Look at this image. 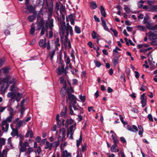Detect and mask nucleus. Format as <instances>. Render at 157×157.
I'll use <instances>...</instances> for the list:
<instances>
[{
	"label": "nucleus",
	"mask_w": 157,
	"mask_h": 157,
	"mask_svg": "<svg viewBox=\"0 0 157 157\" xmlns=\"http://www.w3.org/2000/svg\"><path fill=\"white\" fill-rule=\"evenodd\" d=\"M50 7L48 8V10L49 13V17L48 18V21L45 23V27L46 31L48 28L50 30H53V28L54 26L53 21L54 20L52 18H50V16L52 15L53 10V2L51 1L49 2Z\"/></svg>",
	"instance_id": "nucleus-1"
},
{
	"label": "nucleus",
	"mask_w": 157,
	"mask_h": 157,
	"mask_svg": "<svg viewBox=\"0 0 157 157\" xmlns=\"http://www.w3.org/2000/svg\"><path fill=\"white\" fill-rule=\"evenodd\" d=\"M57 19L60 23V29L62 33V36H64L65 33V30L66 31V34L67 36H68L69 33L71 35L73 33V30L71 26H68L67 27H66V24L65 21H63L62 22L61 18H59L58 17L57 18Z\"/></svg>",
	"instance_id": "nucleus-2"
},
{
	"label": "nucleus",
	"mask_w": 157,
	"mask_h": 157,
	"mask_svg": "<svg viewBox=\"0 0 157 157\" xmlns=\"http://www.w3.org/2000/svg\"><path fill=\"white\" fill-rule=\"evenodd\" d=\"M74 121L71 119H67L65 123V126L66 128H68L69 125L70 127L68 128L67 132V136H68L69 135L70 136L69 138L70 139H73V129L74 128H75V125H71L73 123Z\"/></svg>",
	"instance_id": "nucleus-3"
},
{
	"label": "nucleus",
	"mask_w": 157,
	"mask_h": 157,
	"mask_svg": "<svg viewBox=\"0 0 157 157\" xmlns=\"http://www.w3.org/2000/svg\"><path fill=\"white\" fill-rule=\"evenodd\" d=\"M68 98H67V101H70L69 105H72V107L74 110H77L78 109V104L76 103L77 98L73 94H69L67 95Z\"/></svg>",
	"instance_id": "nucleus-4"
},
{
	"label": "nucleus",
	"mask_w": 157,
	"mask_h": 157,
	"mask_svg": "<svg viewBox=\"0 0 157 157\" xmlns=\"http://www.w3.org/2000/svg\"><path fill=\"white\" fill-rule=\"evenodd\" d=\"M12 121V117L10 116L6 120H3L1 123L2 129L3 132H7L8 131L9 124L7 122H10Z\"/></svg>",
	"instance_id": "nucleus-5"
},
{
	"label": "nucleus",
	"mask_w": 157,
	"mask_h": 157,
	"mask_svg": "<svg viewBox=\"0 0 157 157\" xmlns=\"http://www.w3.org/2000/svg\"><path fill=\"white\" fill-rule=\"evenodd\" d=\"M149 39L151 41V44L154 46L157 45V38L156 34L153 32H150L149 33Z\"/></svg>",
	"instance_id": "nucleus-6"
},
{
	"label": "nucleus",
	"mask_w": 157,
	"mask_h": 157,
	"mask_svg": "<svg viewBox=\"0 0 157 157\" xmlns=\"http://www.w3.org/2000/svg\"><path fill=\"white\" fill-rule=\"evenodd\" d=\"M76 18L75 13H71L69 15L67 16L66 20L67 22L70 21L71 25H74L75 21Z\"/></svg>",
	"instance_id": "nucleus-7"
},
{
	"label": "nucleus",
	"mask_w": 157,
	"mask_h": 157,
	"mask_svg": "<svg viewBox=\"0 0 157 157\" xmlns=\"http://www.w3.org/2000/svg\"><path fill=\"white\" fill-rule=\"evenodd\" d=\"M29 0H25V4L26 6V9L29 13H33L35 11V5H29Z\"/></svg>",
	"instance_id": "nucleus-8"
},
{
	"label": "nucleus",
	"mask_w": 157,
	"mask_h": 157,
	"mask_svg": "<svg viewBox=\"0 0 157 157\" xmlns=\"http://www.w3.org/2000/svg\"><path fill=\"white\" fill-rule=\"evenodd\" d=\"M66 67H66L64 69V64H62L61 65L60 68L59 67H58L56 70L57 75H60L62 73H64L66 75L67 73L66 70Z\"/></svg>",
	"instance_id": "nucleus-9"
},
{
	"label": "nucleus",
	"mask_w": 157,
	"mask_h": 157,
	"mask_svg": "<svg viewBox=\"0 0 157 157\" xmlns=\"http://www.w3.org/2000/svg\"><path fill=\"white\" fill-rule=\"evenodd\" d=\"M38 44L40 48H42L43 49L45 48L47 45L46 38H45L44 39H40L38 43Z\"/></svg>",
	"instance_id": "nucleus-10"
},
{
	"label": "nucleus",
	"mask_w": 157,
	"mask_h": 157,
	"mask_svg": "<svg viewBox=\"0 0 157 157\" xmlns=\"http://www.w3.org/2000/svg\"><path fill=\"white\" fill-rule=\"evenodd\" d=\"M127 128L129 131L132 132H136L138 131L137 127L134 125H133L132 126H131L128 124L127 125Z\"/></svg>",
	"instance_id": "nucleus-11"
},
{
	"label": "nucleus",
	"mask_w": 157,
	"mask_h": 157,
	"mask_svg": "<svg viewBox=\"0 0 157 157\" xmlns=\"http://www.w3.org/2000/svg\"><path fill=\"white\" fill-rule=\"evenodd\" d=\"M145 94L144 93L142 94L140 97V99L141 100V103L142 104V106L144 108L147 105V99L145 98L144 96Z\"/></svg>",
	"instance_id": "nucleus-12"
},
{
	"label": "nucleus",
	"mask_w": 157,
	"mask_h": 157,
	"mask_svg": "<svg viewBox=\"0 0 157 157\" xmlns=\"http://www.w3.org/2000/svg\"><path fill=\"white\" fill-rule=\"evenodd\" d=\"M11 78V76L8 75L6 78H0V85L2 82L6 83V85L8 84L9 81Z\"/></svg>",
	"instance_id": "nucleus-13"
},
{
	"label": "nucleus",
	"mask_w": 157,
	"mask_h": 157,
	"mask_svg": "<svg viewBox=\"0 0 157 157\" xmlns=\"http://www.w3.org/2000/svg\"><path fill=\"white\" fill-rule=\"evenodd\" d=\"M63 54L64 56V58L65 61L66 62V63L67 64H69V66H71V64L70 63L71 60L69 57L67 55V54L65 51H64Z\"/></svg>",
	"instance_id": "nucleus-14"
},
{
	"label": "nucleus",
	"mask_w": 157,
	"mask_h": 157,
	"mask_svg": "<svg viewBox=\"0 0 157 157\" xmlns=\"http://www.w3.org/2000/svg\"><path fill=\"white\" fill-rule=\"evenodd\" d=\"M111 137H112L114 144H118L119 143V140L115 133L113 134L111 136Z\"/></svg>",
	"instance_id": "nucleus-15"
},
{
	"label": "nucleus",
	"mask_w": 157,
	"mask_h": 157,
	"mask_svg": "<svg viewBox=\"0 0 157 157\" xmlns=\"http://www.w3.org/2000/svg\"><path fill=\"white\" fill-rule=\"evenodd\" d=\"M71 154L68 153L66 150L61 152V157H71Z\"/></svg>",
	"instance_id": "nucleus-16"
},
{
	"label": "nucleus",
	"mask_w": 157,
	"mask_h": 157,
	"mask_svg": "<svg viewBox=\"0 0 157 157\" xmlns=\"http://www.w3.org/2000/svg\"><path fill=\"white\" fill-rule=\"evenodd\" d=\"M101 20L102 22L101 25L103 27L104 29L106 31H108L109 30V29L106 25L105 21L102 17L101 18Z\"/></svg>",
	"instance_id": "nucleus-17"
},
{
	"label": "nucleus",
	"mask_w": 157,
	"mask_h": 157,
	"mask_svg": "<svg viewBox=\"0 0 157 157\" xmlns=\"http://www.w3.org/2000/svg\"><path fill=\"white\" fill-rule=\"evenodd\" d=\"M25 123L23 120L22 121L20 120L17 122L16 127L18 129H19L21 126H22L23 125H25Z\"/></svg>",
	"instance_id": "nucleus-18"
},
{
	"label": "nucleus",
	"mask_w": 157,
	"mask_h": 157,
	"mask_svg": "<svg viewBox=\"0 0 157 157\" xmlns=\"http://www.w3.org/2000/svg\"><path fill=\"white\" fill-rule=\"evenodd\" d=\"M54 40L56 48L58 49V48L59 47L60 45V44L59 43V38H57L56 39H54Z\"/></svg>",
	"instance_id": "nucleus-19"
},
{
	"label": "nucleus",
	"mask_w": 157,
	"mask_h": 157,
	"mask_svg": "<svg viewBox=\"0 0 157 157\" xmlns=\"http://www.w3.org/2000/svg\"><path fill=\"white\" fill-rule=\"evenodd\" d=\"M38 28H40L44 27V19L42 18L40 19V21H39L38 23Z\"/></svg>",
	"instance_id": "nucleus-20"
},
{
	"label": "nucleus",
	"mask_w": 157,
	"mask_h": 157,
	"mask_svg": "<svg viewBox=\"0 0 157 157\" xmlns=\"http://www.w3.org/2000/svg\"><path fill=\"white\" fill-rule=\"evenodd\" d=\"M56 50L54 49L52 51H50L48 53V55L50 57V59L52 61L53 58L55 54Z\"/></svg>",
	"instance_id": "nucleus-21"
},
{
	"label": "nucleus",
	"mask_w": 157,
	"mask_h": 157,
	"mask_svg": "<svg viewBox=\"0 0 157 157\" xmlns=\"http://www.w3.org/2000/svg\"><path fill=\"white\" fill-rule=\"evenodd\" d=\"M65 129L64 128L60 129L59 131V135L63 138L65 137Z\"/></svg>",
	"instance_id": "nucleus-22"
},
{
	"label": "nucleus",
	"mask_w": 157,
	"mask_h": 157,
	"mask_svg": "<svg viewBox=\"0 0 157 157\" xmlns=\"http://www.w3.org/2000/svg\"><path fill=\"white\" fill-rule=\"evenodd\" d=\"M11 128L12 129V131L11 132V135L12 136H14L16 134H17V133L18 132V130L17 128L16 127L15 128H14L12 127H11Z\"/></svg>",
	"instance_id": "nucleus-23"
},
{
	"label": "nucleus",
	"mask_w": 157,
	"mask_h": 157,
	"mask_svg": "<svg viewBox=\"0 0 157 157\" xmlns=\"http://www.w3.org/2000/svg\"><path fill=\"white\" fill-rule=\"evenodd\" d=\"M120 57V56L119 55H116L115 57L114 58L113 60V62L114 64L116 65L119 63L118 59Z\"/></svg>",
	"instance_id": "nucleus-24"
},
{
	"label": "nucleus",
	"mask_w": 157,
	"mask_h": 157,
	"mask_svg": "<svg viewBox=\"0 0 157 157\" xmlns=\"http://www.w3.org/2000/svg\"><path fill=\"white\" fill-rule=\"evenodd\" d=\"M30 136V137L32 139L33 137V131L32 130L30 131L29 129L28 130L27 132L25 135V137L26 138Z\"/></svg>",
	"instance_id": "nucleus-25"
},
{
	"label": "nucleus",
	"mask_w": 157,
	"mask_h": 157,
	"mask_svg": "<svg viewBox=\"0 0 157 157\" xmlns=\"http://www.w3.org/2000/svg\"><path fill=\"white\" fill-rule=\"evenodd\" d=\"M90 6L93 10L96 9L97 7V5L95 1H92L90 2Z\"/></svg>",
	"instance_id": "nucleus-26"
},
{
	"label": "nucleus",
	"mask_w": 157,
	"mask_h": 157,
	"mask_svg": "<svg viewBox=\"0 0 157 157\" xmlns=\"http://www.w3.org/2000/svg\"><path fill=\"white\" fill-rule=\"evenodd\" d=\"M67 111V108L66 106H64L63 109L60 113V117L64 116L65 117L66 116Z\"/></svg>",
	"instance_id": "nucleus-27"
},
{
	"label": "nucleus",
	"mask_w": 157,
	"mask_h": 157,
	"mask_svg": "<svg viewBox=\"0 0 157 157\" xmlns=\"http://www.w3.org/2000/svg\"><path fill=\"white\" fill-rule=\"evenodd\" d=\"M100 9L102 16L104 17H105L106 16V14L103 6H101Z\"/></svg>",
	"instance_id": "nucleus-28"
},
{
	"label": "nucleus",
	"mask_w": 157,
	"mask_h": 157,
	"mask_svg": "<svg viewBox=\"0 0 157 157\" xmlns=\"http://www.w3.org/2000/svg\"><path fill=\"white\" fill-rule=\"evenodd\" d=\"M138 127L139 129V135L141 137H142L143 136L142 134L144 132L143 128L141 125H138Z\"/></svg>",
	"instance_id": "nucleus-29"
},
{
	"label": "nucleus",
	"mask_w": 157,
	"mask_h": 157,
	"mask_svg": "<svg viewBox=\"0 0 157 157\" xmlns=\"http://www.w3.org/2000/svg\"><path fill=\"white\" fill-rule=\"evenodd\" d=\"M52 147V143H50L48 141H46V145L44 147V148L45 149H47L48 148L49 149V150H51Z\"/></svg>",
	"instance_id": "nucleus-30"
},
{
	"label": "nucleus",
	"mask_w": 157,
	"mask_h": 157,
	"mask_svg": "<svg viewBox=\"0 0 157 157\" xmlns=\"http://www.w3.org/2000/svg\"><path fill=\"white\" fill-rule=\"evenodd\" d=\"M60 83L63 84L64 86H63V88L64 89H66L67 88V84L66 81L64 80V78L63 77H62L60 78Z\"/></svg>",
	"instance_id": "nucleus-31"
},
{
	"label": "nucleus",
	"mask_w": 157,
	"mask_h": 157,
	"mask_svg": "<svg viewBox=\"0 0 157 157\" xmlns=\"http://www.w3.org/2000/svg\"><path fill=\"white\" fill-rule=\"evenodd\" d=\"M5 84H3L1 87L0 91L2 92V93H4L9 86V84H7L5 88Z\"/></svg>",
	"instance_id": "nucleus-32"
},
{
	"label": "nucleus",
	"mask_w": 157,
	"mask_h": 157,
	"mask_svg": "<svg viewBox=\"0 0 157 157\" xmlns=\"http://www.w3.org/2000/svg\"><path fill=\"white\" fill-rule=\"evenodd\" d=\"M8 97L13 99L16 97V94L12 92H10L8 93L7 95Z\"/></svg>",
	"instance_id": "nucleus-33"
},
{
	"label": "nucleus",
	"mask_w": 157,
	"mask_h": 157,
	"mask_svg": "<svg viewBox=\"0 0 157 157\" xmlns=\"http://www.w3.org/2000/svg\"><path fill=\"white\" fill-rule=\"evenodd\" d=\"M22 96L23 94H20L18 92L16 94V97L15 98L17 102L19 101Z\"/></svg>",
	"instance_id": "nucleus-34"
},
{
	"label": "nucleus",
	"mask_w": 157,
	"mask_h": 157,
	"mask_svg": "<svg viewBox=\"0 0 157 157\" xmlns=\"http://www.w3.org/2000/svg\"><path fill=\"white\" fill-rule=\"evenodd\" d=\"M67 94H72V93H74V90L71 86L68 87L67 88Z\"/></svg>",
	"instance_id": "nucleus-35"
},
{
	"label": "nucleus",
	"mask_w": 157,
	"mask_h": 157,
	"mask_svg": "<svg viewBox=\"0 0 157 157\" xmlns=\"http://www.w3.org/2000/svg\"><path fill=\"white\" fill-rule=\"evenodd\" d=\"M117 144H114L111 147V151L112 152H116V147H117Z\"/></svg>",
	"instance_id": "nucleus-36"
},
{
	"label": "nucleus",
	"mask_w": 157,
	"mask_h": 157,
	"mask_svg": "<svg viewBox=\"0 0 157 157\" xmlns=\"http://www.w3.org/2000/svg\"><path fill=\"white\" fill-rule=\"evenodd\" d=\"M41 30L40 36H42L44 34L45 30L46 31V29L45 27H43L40 28H38V30Z\"/></svg>",
	"instance_id": "nucleus-37"
},
{
	"label": "nucleus",
	"mask_w": 157,
	"mask_h": 157,
	"mask_svg": "<svg viewBox=\"0 0 157 157\" xmlns=\"http://www.w3.org/2000/svg\"><path fill=\"white\" fill-rule=\"evenodd\" d=\"M153 24L152 23H150L148 22L146 24V27L147 29L150 30H152Z\"/></svg>",
	"instance_id": "nucleus-38"
},
{
	"label": "nucleus",
	"mask_w": 157,
	"mask_h": 157,
	"mask_svg": "<svg viewBox=\"0 0 157 157\" xmlns=\"http://www.w3.org/2000/svg\"><path fill=\"white\" fill-rule=\"evenodd\" d=\"M36 18L35 16L34 15L29 16L28 18V20L30 22H33Z\"/></svg>",
	"instance_id": "nucleus-39"
},
{
	"label": "nucleus",
	"mask_w": 157,
	"mask_h": 157,
	"mask_svg": "<svg viewBox=\"0 0 157 157\" xmlns=\"http://www.w3.org/2000/svg\"><path fill=\"white\" fill-rule=\"evenodd\" d=\"M11 79L9 80V85L10 84H15V78L14 77H12L11 76Z\"/></svg>",
	"instance_id": "nucleus-40"
},
{
	"label": "nucleus",
	"mask_w": 157,
	"mask_h": 157,
	"mask_svg": "<svg viewBox=\"0 0 157 157\" xmlns=\"http://www.w3.org/2000/svg\"><path fill=\"white\" fill-rule=\"evenodd\" d=\"M6 139L3 138H0V147L1 148L3 145L5 144Z\"/></svg>",
	"instance_id": "nucleus-41"
},
{
	"label": "nucleus",
	"mask_w": 157,
	"mask_h": 157,
	"mask_svg": "<svg viewBox=\"0 0 157 157\" xmlns=\"http://www.w3.org/2000/svg\"><path fill=\"white\" fill-rule=\"evenodd\" d=\"M66 89H64L63 88V87L61 89L60 93L61 95L63 97H64L66 94Z\"/></svg>",
	"instance_id": "nucleus-42"
},
{
	"label": "nucleus",
	"mask_w": 157,
	"mask_h": 157,
	"mask_svg": "<svg viewBox=\"0 0 157 157\" xmlns=\"http://www.w3.org/2000/svg\"><path fill=\"white\" fill-rule=\"evenodd\" d=\"M79 99L81 101L84 102L86 101V96L85 95L82 96L81 94H80L79 95Z\"/></svg>",
	"instance_id": "nucleus-43"
},
{
	"label": "nucleus",
	"mask_w": 157,
	"mask_h": 157,
	"mask_svg": "<svg viewBox=\"0 0 157 157\" xmlns=\"http://www.w3.org/2000/svg\"><path fill=\"white\" fill-rule=\"evenodd\" d=\"M59 10L61 14L63 13H65L66 11L65 6L63 5H62L59 8Z\"/></svg>",
	"instance_id": "nucleus-44"
},
{
	"label": "nucleus",
	"mask_w": 157,
	"mask_h": 157,
	"mask_svg": "<svg viewBox=\"0 0 157 157\" xmlns=\"http://www.w3.org/2000/svg\"><path fill=\"white\" fill-rule=\"evenodd\" d=\"M35 31V28L34 26L32 25L31 29L30 30V33L31 35L34 34Z\"/></svg>",
	"instance_id": "nucleus-45"
},
{
	"label": "nucleus",
	"mask_w": 157,
	"mask_h": 157,
	"mask_svg": "<svg viewBox=\"0 0 157 157\" xmlns=\"http://www.w3.org/2000/svg\"><path fill=\"white\" fill-rule=\"evenodd\" d=\"M145 1L143 0H140L138 3V6L139 8H142L143 6V4L145 2Z\"/></svg>",
	"instance_id": "nucleus-46"
},
{
	"label": "nucleus",
	"mask_w": 157,
	"mask_h": 157,
	"mask_svg": "<svg viewBox=\"0 0 157 157\" xmlns=\"http://www.w3.org/2000/svg\"><path fill=\"white\" fill-rule=\"evenodd\" d=\"M20 146L21 148L20 149V152H23L26 150L27 148L26 147H25H25L23 145Z\"/></svg>",
	"instance_id": "nucleus-47"
},
{
	"label": "nucleus",
	"mask_w": 157,
	"mask_h": 157,
	"mask_svg": "<svg viewBox=\"0 0 157 157\" xmlns=\"http://www.w3.org/2000/svg\"><path fill=\"white\" fill-rule=\"evenodd\" d=\"M67 46H68L69 49L71 48V45L70 41L65 43V48H66Z\"/></svg>",
	"instance_id": "nucleus-48"
},
{
	"label": "nucleus",
	"mask_w": 157,
	"mask_h": 157,
	"mask_svg": "<svg viewBox=\"0 0 157 157\" xmlns=\"http://www.w3.org/2000/svg\"><path fill=\"white\" fill-rule=\"evenodd\" d=\"M87 145L86 143H85L84 145H82L81 148V151L83 152L86 149Z\"/></svg>",
	"instance_id": "nucleus-49"
},
{
	"label": "nucleus",
	"mask_w": 157,
	"mask_h": 157,
	"mask_svg": "<svg viewBox=\"0 0 157 157\" xmlns=\"http://www.w3.org/2000/svg\"><path fill=\"white\" fill-rule=\"evenodd\" d=\"M119 118L121 120V122L124 125H125L127 124V123L124 121L123 120V117L121 115H119Z\"/></svg>",
	"instance_id": "nucleus-50"
},
{
	"label": "nucleus",
	"mask_w": 157,
	"mask_h": 157,
	"mask_svg": "<svg viewBox=\"0 0 157 157\" xmlns=\"http://www.w3.org/2000/svg\"><path fill=\"white\" fill-rule=\"evenodd\" d=\"M94 62L95 65L98 67H99L101 65V63L96 60H94Z\"/></svg>",
	"instance_id": "nucleus-51"
},
{
	"label": "nucleus",
	"mask_w": 157,
	"mask_h": 157,
	"mask_svg": "<svg viewBox=\"0 0 157 157\" xmlns=\"http://www.w3.org/2000/svg\"><path fill=\"white\" fill-rule=\"evenodd\" d=\"M3 70V73H8L9 72V69L8 68L5 67L2 69Z\"/></svg>",
	"instance_id": "nucleus-52"
},
{
	"label": "nucleus",
	"mask_w": 157,
	"mask_h": 157,
	"mask_svg": "<svg viewBox=\"0 0 157 157\" xmlns=\"http://www.w3.org/2000/svg\"><path fill=\"white\" fill-rule=\"evenodd\" d=\"M98 34H97L95 31H93L92 32V33H91V36L92 38L93 39H94L96 38V37H97V35Z\"/></svg>",
	"instance_id": "nucleus-53"
},
{
	"label": "nucleus",
	"mask_w": 157,
	"mask_h": 157,
	"mask_svg": "<svg viewBox=\"0 0 157 157\" xmlns=\"http://www.w3.org/2000/svg\"><path fill=\"white\" fill-rule=\"evenodd\" d=\"M44 0H38L37 5L38 6H41L44 4Z\"/></svg>",
	"instance_id": "nucleus-54"
},
{
	"label": "nucleus",
	"mask_w": 157,
	"mask_h": 157,
	"mask_svg": "<svg viewBox=\"0 0 157 157\" xmlns=\"http://www.w3.org/2000/svg\"><path fill=\"white\" fill-rule=\"evenodd\" d=\"M124 10L127 14H129L130 13V9L126 6H125Z\"/></svg>",
	"instance_id": "nucleus-55"
},
{
	"label": "nucleus",
	"mask_w": 157,
	"mask_h": 157,
	"mask_svg": "<svg viewBox=\"0 0 157 157\" xmlns=\"http://www.w3.org/2000/svg\"><path fill=\"white\" fill-rule=\"evenodd\" d=\"M147 118L149 119V121H150L153 122V119L152 115L151 114H148L147 117Z\"/></svg>",
	"instance_id": "nucleus-56"
},
{
	"label": "nucleus",
	"mask_w": 157,
	"mask_h": 157,
	"mask_svg": "<svg viewBox=\"0 0 157 157\" xmlns=\"http://www.w3.org/2000/svg\"><path fill=\"white\" fill-rule=\"evenodd\" d=\"M110 30L112 31L114 33V36H117L118 33L116 29H113L112 28L110 29Z\"/></svg>",
	"instance_id": "nucleus-57"
},
{
	"label": "nucleus",
	"mask_w": 157,
	"mask_h": 157,
	"mask_svg": "<svg viewBox=\"0 0 157 157\" xmlns=\"http://www.w3.org/2000/svg\"><path fill=\"white\" fill-rule=\"evenodd\" d=\"M75 52L73 50H72L70 53L71 56L72 58V60L74 59L75 58Z\"/></svg>",
	"instance_id": "nucleus-58"
},
{
	"label": "nucleus",
	"mask_w": 157,
	"mask_h": 157,
	"mask_svg": "<svg viewBox=\"0 0 157 157\" xmlns=\"http://www.w3.org/2000/svg\"><path fill=\"white\" fill-rule=\"evenodd\" d=\"M41 151V148L40 146H38L37 147L36 151H35L34 152L36 153V152H37L38 154H40Z\"/></svg>",
	"instance_id": "nucleus-59"
},
{
	"label": "nucleus",
	"mask_w": 157,
	"mask_h": 157,
	"mask_svg": "<svg viewBox=\"0 0 157 157\" xmlns=\"http://www.w3.org/2000/svg\"><path fill=\"white\" fill-rule=\"evenodd\" d=\"M6 107H7L8 110L11 113H12L13 112V110L10 105H9Z\"/></svg>",
	"instance_id": "nucleus-60"
},
{
	"label": "nucleus",
	"mask_w": 157,
	"mask_h": 157,
	"mask_svg": "<svg viewBox=\"0 0 157 157\" xmlns=\"http://www.w3.org/2000/svg\"><path fill=\"white\" fill-rule=\"evenodd\" d=\"M49 38L50 39H51L53 36V32L52 30H50V31L49 32Z\"/></svg>",
	"instance_id": "nucleus-61"
},
{
	"label": "nucleus",
	"mask_w": 157,
	"mask_h": 157,
	"mask_svg": "<svg viewBox=\"0 0 157 157\" xmlns=\"http://www.w3.org/2000/svg\"><path fill=\"white\" fill-rule=\"evenodd\" d=\"M46 48H47V50L48 51H49L50 49L51 46H50V43L49 41L47 43V45H46Z\"/></svg>",
	"instance_id": "nucleus-62"
},
{
	"label": "nucleus",
	"mask_w": 157,
	"mask_h": 157,
	"mask_svg": "<svg viewBox=\"0 0 157 157\" xmlns=\"http://www.w3.org/2000/svg\"><path fill=\"white\" fill-rule=\"evenodd\" d=\"M15 89V84H13L12 86H11L10 89V90L11 92H13L14 91L16 90Z\"/></svg>",
	"instance_id": "nucleus-63"
},
{
	"label": "nucleus",
	"mask_w": 157,
	"mask_h": 157,
	"mask_svg": "<svg viewBox=\"0 0 157 157\" xmlns=\"http://www.w3.org/2000/svg\"><path fill=\"white\" fill-rule=\"evenodd\" d=\"M5 61V59L4 58H2L0 59V67H2L4 64Z\"/></svg>",
	"instance_id": "nucleus-64"
}]
</instances>
